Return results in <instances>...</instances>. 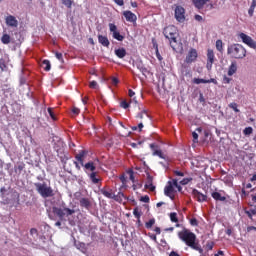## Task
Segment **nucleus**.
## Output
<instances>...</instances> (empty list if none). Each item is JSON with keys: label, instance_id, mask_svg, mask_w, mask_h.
<instances>
[{"label": "nucleus", "instance_id": "obj_1", "mask_svg": "<svg viewBox=\"0 0 256 256\" xmlns=\"http://www.w3.org/2000/svg\"><path fill=\"white\" fill-rule=\"evenodd\" d=\"M178 237L180 241H183V243L187 245V247H190V249L198 251L200 255H203V248H201V244L197 241V235H195V233L188 229H184L178 232Z\"/></svg>", "mask_w": 256, "mask_h": 256}, {"label": "nucleus", "instance_id": "obj_2", "mask_svg": "<svg viewBox=\"0 0 256 256\" xmlns=\"http://www.w3.org/2000/svg\"><path fill=\"white\" fill-rule=\"evenodd\" d=\"M163 35L166 39H168L173 51L183 50V44L181 41L177 40V37H179V33H177V27L174 25L165 27L163 30Z\"/></svg>", "mask_w": 256, "mask_h": 256}, {"label": "nucleus", "instance_id": "obj_3", "mask_svg": "<svg viewBox=\"0 0 256 256\" xmlns=\"http://www.w3.org/2000/svg\"><path fill=\"white\" fill-rule=\"evenodd\" d=\"M227 53L233 59H245L247 57V49L241 44H232L227 48Z\"/></svg>", "mask_w": 256, "mask_h": 256}, {"label": "nucleus", "instance_id": "obj_4", "mask_svg": "<svg viewBox=\"0 0 256 256\" xmlns=\"http://www.w3.org/2000/svg\"><path fill=\"white\" fill-rule=\"evenodd\" d=\"M175 188L179 192H181L183 189L181 185H179L177 179H172L171 181H168L167 185L164 188V195H166V197H170V199H175Z\"/></svg>", "mask_w": 256, "mask_h": 256}, {"label": "nucleus", "instance_id": "obj_5", "mask_svg": "<svg viewBox=\"0 0 256 256\" xmlns=\"http://www.w3.org/2000/svg\"><path fill=\"white\" fill-rule=\"evenodd\" d=\"M34 187H36L37 193L43 197V199H47L49 197H54L55 192H53V188L47 185V183H34Z\"/></svg>", "mask_w": 256, "mask_h": 256}, {"label": "nucleus", "instance_id": "obj_6", "mask_svg": "<svg viewBox=\"0 0 256 256\" xmlns=\"http://www.w3.org/2000/svg\"><path fill=\"white\" fill-rule=\"evenodd\" d=\"M150 149L153 151L152 155L159 157L160 159H164L166 161V165L163 164V162H160V165H163L164 167H169V156H167L165 153H163L162 150L157 149V145L150 144Z\"/></svg>", "mask_w": 256, "mask_h": 256}, {"label": "nucleus", "instance_id": "obj_7", "mask_svg": "<svg viewBox=\"0 0 256 256\" xmlns=\"http://www.w3.org/2000/svg\"><path fill=\"white\" fill-rule=\"evenodd\" d=\"M238 37L241 39L242 43L249 46L250 49H256V41L251 38V36L241 32L238 34Z\"/></svg>", "mask_w": 256, "mask_h": 256}, {"label": "nucleus", "instance_id": "obj_8", "mask_svg": "<svg viewBox=\"0 0 256 256\" xmlns=\"http://www.w3.org/2000/svg\"><path fill=\"white\" fill-rule=\"evenodd\" d=\"M175 19L179 23H183L185 21V8H183L182 6H176Z\"/></svg>", "mask_w": 256, "mask_h": 256}, {"label": "nucleus", "instance_id": "obj_9", "mask_svg": "<svg viewBox=\"0 0 256 256\" xmlns=\"http://www.w3.org/2000/svg\"><path fill=\"white\" fill-rule=\"evenodd\" d=\"M5 23H6L7 27H11V29H17L19 27V21L13 15H8L5 18Z\"/></svg>", "mask_w": 256, "mask_h": 256}, {"label": "nucleus", "instance_id": "obj_10", "mask_svg": "<svg viewBox=\"0 0 256 256\" xmlns=\"http://www.w3.org/2000/svg\"><path fill=\"white\" fill-rule=\"evenodd\" d=\"M197 57H198L197 50L194 48H191L188 54L186 55L185 63H188V64L195 63V61H197Z\"/></svg>", "mask_w": 256, "mask_h": 256}, {"label": "nucleus", "instance_id": "obj_11", "mask_svg": "<svg viewBox=\"0 0 256 256\" xmlns=\"http://www.w3.org/2000/svg\"><path fill=\"white\" fill-rule=\"evenodd\" d=\"M192 195H193L194 199H196V201H198V203H205V201H207V195L199 192V190H197V189L192 190Z\"/></svg>", "mask_w": 256, "mask_h": 256}, {"label": "nucleus", "instance_id": "obj_12", "mask_svg": "<svg viewBox=\"0 0 256 256\" xmlns=\"http://www.w3.org/2000/svg\"><path fill=\"white\" fill-rule=\"evenodd\" d=\"M123 15L126 19V21H128L129 23H135V21H137V15H135V13L127 10L123 12Z\"/></svg>", "mask_w": 256, "mask_h": 256}, {"label": "nucleus", "instance_id": "obj_13", "mask_svg": "<svg viewBox=\"0 0 256 256\" xmlns=\"http://www.w3.org/2000/svg\"><path fill=\"white\" fill-rule=\"evenodd\" d=\"M80 203V207H82V209H87L88 211L91 209V200L89 198H80L79 200Z\"/></svg>", "mask_w": 256, "mask_h": 256}, {"label": "nucleus", "instance_id": "obj_14", "mask_svg": "<svg viewBox=\"0 0 256 256\" xmlns=\"http://www.w3.org/2000/svg\"><path fill=\"white\" fill-rule=\"evenodd\" d=\"M88 177L93 185L101 183V177H99V174H97V172H91L90 174H88Z\"/></svg>", "mask_w": 256, "mask_h": 256}, {"label": "nucleus", "instance_id": "obj_15", "mask_svg": "<svg viewBox=\"0 0 256 256\" xmlns=\"http://www.w3.org/2000/svg\"><path fill=\"white\" fill-rule=\"evenodd\" d=\"M52 213L62 220L65 217V208L53 207Z\"/></svg>", "mask_w": 256, "mask_h": 256}, {"label": "nucleus", "instance_id": "obj_16", "mask_svg": "<svg viewBox=\"0 0 256 256\" xmlns=\"http://www.w3.org/2000/svg\"><path fill=\"white\" fill-rule=\"evenodd\" d=\"M215 63V52L213 49L207 50V65H213Z\"/></svg>", "mask_w": 256, "mask_h": 256}, {"label": "nucleus", "instance_id": "obj_17", "mask_svg": "<svg viewBox=\"0 0 256 256\" xmlns=\"http://www.w3.org/2000/svg\"><path fill=\"white\" fill-rule=\"evenodd\" d=\"M98 43H100V45H103V47H109V45H111V43L109 42V38L103 35H98Z\"/></svg>", "mask_w": 256, "mask_h": 256}, {"label": "nucleus", "instance_id": "obj_18", "mask_svg": "<svg viewBox=\"0 0 256 256\" xmlns=\"http://www.w3.org/2000/svg\"><path fill=\"white\" fill-rule=\"evenodd\" d=\"M210 0H193V4L196 7V9H203L207 3H209Z\"/></svg>", "mask_w": 256, "mask_h": 256}, {"label": "nucleus", "instance_id": "obj_19", "mask_svg": "<svg viewBox=\"0 0 256 256\" xmlns=\"http://www.w3.org/2000/svg\"><path fill=\"white\" fill-rule=\"evenodd\" d=\"M85 155H87V153L85 152V150H82L75 156L76 161H79L82 167L85 165L83 162V159H85Z\"/></svg>", "mask_w": 256, "mask_h": 256}, {"label": "nucleus", "instance_id": "obj_20", "mask_svg": "<svg viewBox=\"0 0 256 256\" xmlns=\"http://www.w3.org/2000/svg\"><path fill=\"white\" fill-rule=\"evenodd\" d=\"M84 169H86V171H91V173L95 172V169H97V166H95V162L93 161H89L88 163L83 165Z\"/></svg>", "mask_w": 256, "mask_h": 256}, {"label": "nucleus", "instance_id": "obj_21", "mask_svg": "<svg viewBox=\"0 0 256 256\" xmlns=\"http://www.w3.org/2000/svg\"><path fill=\"white\" fill-rule=\"evenodd\" d=\"M114 53L118 59H123L127 55V50L125 48H118Z\"/></svg>", "mask_w": 256, "mask_h": 256}, {"label": "nucleus", "instance_id": "obj_22", "mask_svg": "<svg viewBox=\"0 0 256 256\" xmlns=\"http://www.w3.org/2000/svg\"><path fill=\"white\" fill-rule=\"evenodd\" d=\"M211 197H213L215 201H227V197L222 196L219 192H212Z\"/></svg>", "mask_w": 256, "mask_h": 256}, {"label": "nucleus", "instance_id": "obj_23", "mask_svg": "<svg viewBox=\"0 0 256 256\" xmlns=\"http://www.w3.org/2000/svg\"><path fill=\"white\" fill-rule=\"evenodd\" d=\"M145 189H149V191H155V186L153 185V177L148 176L147 183L145 184Z\"/></svg>", "mask_w": 256, "mask_h": 256}, {"label": "nucleus", "instance_id": "obj_24", "mask_svg": "<svg viewBox=\"0 0 256 256\" xmlns=\"http://www.w3.org/2000/svg\"><path fill=\"white\" fill-rule=\"evenodd\" d=\"M235 73H237V64L232 62L228 69V76L232 77V75H235Z\"/></svg>", "mask_w": 256, "mask_h": 256}, {"label": "nucleus", "instance_id": "obj_25", "mask_svg": "<svg viewBox=\"0 0 256 256\" xmlns=\"http://www.w3.org/2000/svg\"><path fill=\"white\" fill-rule=\"evenodd\" d=\"M102 195L108 199H115V193H113V190H102Z\"/></svg>", "mask_w": 256, "mask_h": 256}, {"label": "nucleus", "instance_id": "obj_26", "mask_svg": "<svg viewBox=\"0 0 256 256\" xmlns=\"http://www.w3.org/2000/svg\"><path fill=\"white\" fill-rule=\"evenodd\" d=\"M1 43H3V45H9V43H11V36L9 34H3L1 37Z\"/></svg>", "mask_w": 256, "mask_h": 256}, {"label": "nucleus", "instance_id": "obj_27", "mask_svg": "<svg viewBox=\"0 0 256 256\" xmlns=\"http://www.w3.org/2000/svg\"><path fill=\"white\" fill-rule=\"evenodd\" d=\"M136 119H149V114L147 113V110H142L140 113H138Z\"/></svg>", "mask_w": 256, "mask_h": 256}, {"label": "nucleus", "instance_id": "obj_28", "mask_svg": "<svg viewBox=\"0 0 256 256\" xmlns=\"http://www.w3.org/2000/svg\"><path fill=\"white\" fill-rule=\"evenodd\" d=\"M42 67L44 71H51V62L49 60H43Z\"/></svg>", "mask_w": 256, "mask_h": 256}, {"label": "nucleus", "instance_id": "obj_29", "mask_svg": "<svg viewBox=\"0 0 256 256\" xmlns=\"http://www.w3.org/2000/svg\"><path fill=\"white\" fill-rule=\"evenodd\" d=\"M113 39H116V41H123V39H125V36L121 35V33H119V31L114 32L112 34Z\"/></svg>", "mask_w": 256, "mask_h": 256}, {"label": "nucleus", "instance_id": "obj_30", "mask_svg": "<svg viewBox=\"0 0 256 256\" xmlns=\"http://www.w3.org/2000/svg\"><path fill=\"white\" fill-rule=\"evenodd\" d=\"M169 217L172 223H179V218L177 217L176 212L170 213Z\"/></svg>", "mask_w": 256, "mask_h": 256}, {"label": "nucleus", "instance_id": "obj_31", "mask_svg": "<svg viewBox=\"0 0 256 256\" xmlns=\"http://www.w3.org/2000/svg\"><path fill=\"white\" fill-rule=\"evenodd\" d=\"M54 149L57 153H63V142H58V144H55Z\"/></svg>", "mask_w": 256, "mask_h": 256}, {"label": "nucleus", "instance_id": "obj_32", "mask_svg": "<svg viewBox=\"0 0 256 256\" xmlns=\"http://www.w3.org/2000/svg\"><path fill=\"white\" fill-rule=\"evenodd\" d=\"M216 49L220 53H223V40H217L216 41Z\"/></svg>", "mask_w": 256, "mask_h": 256}, {"label": "nucleus", "instance_id": "obj_33", "mask_svg": "<svg viewBox=\"0 0 256 256\" xmlns=\"http://www.w3.org/2000/svg\"><path fill=\"white\" fill-rule=\"evenodd\" d=\"M14 169H15V173H19V175H21V171L25 169V164L23 163L18 164L17 166L14 167Z\"/></svg>", "mask_w": 256, "mask_h": 256}, {"label": "nucleus", "instance_id": "obj_34", "mask_svg": "<svg viewBox=\"0 0 256 256\" xmlns=\"http://www.w3.org/2000/svg\"><path fill=\"white\" fill-rule=\"evenodd\" d=\"M245 213L249 217V219H253V215H256V208L246 210Z\"/></svg>", "mask_w": 256, "mask_h": 256}, {"label": "nucleus", "instance_id": "obj_35", "mask_svg": "<svg viewBox=\"0 0 256 256\" xmlns=\"http://www.w3.org/2000/svg\"><path fill=\"white\" fill-rule=\"evenodd\" d=\"M155 225V218L150 219L148 222L145 223L146 229H151Z\"/></svg>", "mask_w": 256, "mask_h": 256}, {"label": "nucleus", "instance_id": "obj_36", "mask_svg": "<svg viewBox=\"0 0 256 256\" xmlns=\"http://www.w3.org/2000/svg\"><path fill=\"white\" fill-rule=\"evenodd\" d=\"M193 83L195 85H201V83H207V80L203 78H194Z\"/></svg>", "mask_w": 256, "mask_h": 256}, {"label": "nucleus", "instance_id": "obj_37", "mask_svg": "<svg viewBox=\"0 0 256 256\" xmlns=\"http://www.w3.org/2000/svg\"><path fill=\"white\" fill-rule=\"evenodd\" d=\"M65 217H69L75 213V210L71 208H64Z\"/></svg>", "mask_w": 256, "mask_h": 256}, {"label": "nucleus", "instance_id": "obj_38", "mask_svg": "<svg viewBox=\"0 0 256 256\" xmlns=\"http://www.w3.org/2000/svg\"><path fill=\"white\" fill-rule=\"evenodd\" d=\"M62 4L65 5V7H67L68 9H71V7H73V1L71 0H61Z\"/></svg>", "mask_w": 256, "mask_h": 256}, {"label": "nucleus", "instance_id": "obj_39", "mask_svg": "<svg viewBox=\"0 0 256 256\" xmlns=\"http://www.w3.org/2000/svg\"><path fill=\"white\" fill-rule=\"evenodd\" d=\"M48 113H49L52 121H57V116H55V112H53V108H48Z\"/></svg>", "mask_w": 256, "mask_h": 256}, {"label": "nucleus", "instance_id": "obj_40", "mask_svg": "<svg viewBox=\"0 0 256 256\" xmlns=\"http://www.w3.org/2000/svg\"><path fill=\"white\" fill-rule=\"evenodd\" d=\"M133 215L136 217V219H141V212L139 211V208H134Z\"/></svg>", "mask_w": 256, "mask_h": 256}, {"label": "nucleus", "instance_id": "obj_41", "mask_svg": "<svg viewBox=\"0 0 256 256\" xmlns=\"http://www.w3.org/2000/svg\"><path fill=\"white\" fill-rule=\"evenodd\" d=\"M193 181L192 178H184L183 180L180 181V185H189Z\"/></svg>", "mask_w": 256, "mask_h": 256}, {"label": "nucleus", "instance_id": "obj_42", "mask_svg": "<svg viewBox=\"0 0 256 256\" xmlns=\"http://www.w3.org/2000/svg\"><path fill=\"white\" fill-rule=\"evenodd\" d=\"M244 135H251L253 133V127H246L243 130Z\"/></svg>", "mask_w": 256, "mask_h": 256}, {"label": "nucleus", "instance_id": "obj_43", "mask_svg": "<svg viewBox=\"0 0 256 256\" xmlns=\"http://www.w3.org/2000/svg\"><path fill=\"white\" fill-rule=\"evenodd\" d=\"M230 109H233V111H235V113H239V109L237 108V103L232 102L229 104Z\"/></svg>", "mask_w": 256, "mask_h": 256}, {"label": "nucleus", "instance_id": "obj_44", "mask_svg": "<svg viewBox=\"0 0 256 256\" xmlns=\"http://www.w3.org/2000/svg\"><path fill=\"white\" fill-rule=\"evenodd\" d=\"M129 102H127V100H123L121 103H120V107H122V109H129Z\"/></svg>", "mask_w": 256, "mask_h": 256}, {"label": "nucleus", "instance_id": "obj_45", "mask_svg": "<svg viewBox=\"0 0 256 256\" xmlns=\"http://www.w3.org/2000/svg\"><path fill=\"white\" fill-rule=\"evenodd\" d=\"M128 175H129L130 181H132V183H135V174H134L133 170H129Z\"/></svg>", "mask_w": 256, "mask_h": 256}, {"label": "nucleus", "instance_id": "obj_46", "mask_svg": "<svg viewBox=\"0 0 256 256\" xmlns=\"http://www.w3.org/2000/svg\"><path fill=\"white\" fill-rule=\"evenodd\" d=\"M109 29H110V31H111L112 34H113V33H117V26H116L115 24L110 23V24H109Z\"/></svg>", "mask_w": 256, "mask_h": 256}, {"label": "nucleus", "instance_id": "obj_47", "mask_svg": "<svg viewBox=\"0 0 256 256\" xmlns=\"http://www.w3.org/2000/svg\"><path fill=\"white\" fill-rule=\"evenodd\" d=\"M55 57L56 59H58V61H61V63H64L63 54L61 52H56Z\"/></svg>", "mask_w": 256, "mask_h": 256}, {"label": "nucleus", "instance_id": "obj_48", "mask_svg": "<svg viewBox=\"0 0 256 256\" xmlns=\"http://www.w3.org/2000/svg\"><path fill=\"white\" fill-rule=\"evenodd\" d=\"M190 225H192V227H197L199 225L197 218L190 219Z\"/></svg>", "mask_w": 256, "mask_h": 256}, {"label": "nucleus", "instance_id": "obj_49", "mask_svg": "<svg viewBox=\"0 0 256 256\" xmlns=\"http://www.w3.org/2000/svg\"><path fill=\"white\" fill-rule=\"evenodd\" d=\"M138 69H140L142 75H147V73H149V70L144 66L138 67Z\"/></svg>", "mask_w": 256, "mask_h": 256}, {"label": "nucleus", "instance_id": "obj_50", "mask_svg": "<svg viewBox=\"0 0 256 256\" xmlns=\"http://www.w3.org/2000/svg\"><path fill=\"white\" fill-rule=\"evenodd\" d=\"M122 185H127V177H125L124 174H122L120 177H119Z\"/></svg>", "mask_w": 256, "mask_h": 256}, {"label": "nucleus", "instance_id": "obj_51", "mask_svg": "<svg viewBox=\"0 0 256 256\" xmlns=\"http://www.w3.org/2000/svg\"><path fill=\"white\" fill-rule=\"evenodd\" d=\"M140 201H142V203H149L150 198L148 195H145L140 198Z\"/></svg>", "mask_w": 256, "mask_h": 256}, {"label": "nucleus", "instance_id": "obj_52", "mask_svg": "<svg viewBox=\"0 0 256 256\" xmlns=\"http://www.w3.org/2000/svg\"><path fill=\"white\" fill-rule=\"evenodd\" d=\"M90 89H97V81L93 80L89 83Z\"/></svg>", "mask_w": 256, "mask_h": 256}, {"label": "nucleus", "instance_id": "obj_53", "mask_svg": "<svg viewBox=\"0 0 256 256\" xmlns=\"http://www.w3.org/2000/svg\"><path fill=\"white\" fill-rule=\"evenodd\" d=\"M192 137H193V142L197 143V141L199 140V134H197V132H193Z\"/></svg>", "mask_w": 256, "mask_h": 256}, {"label": "nucleus", "instance_id": "obj_54", "mask_svg": "<svg viewBox=\"0 0 256 256\" xmlns=\"http://www.w3.org/2000/svg\"><path fill=\"white\" fill-rule=\"evenodd\" d=\"M156 57H157L158 61H163V57L159 53V48L157 46H156Z\"/></svg>", "mask_w": 256, "mask_h": 256}, {"label": "nucleus", "instance_id": "obj_55", "mask_svg": "<svg viewBox=\"0 0 256 256\" xmlns=\"http://www.w3.org/2000/svg\"><path fill=\"white\" fill-rule=\"evenodd\" d=\"M174 175H176L177 177H185V173H183L179 170H175Z\"/></svg>", "mask_w": 256, "mask_h": 256}, {"label": "nucleus", "instance_id": "obj_56", "mask_svg": "<svg viewBox=\"0 0 256 256\" xmlns=\"http://www.w3.org/2000/svg\"><path fill=\"white\" fill-rule=\"evenodd\" d=\"M72 113L74 115H79V113H81V110L79 108H77V107H73L72 108Z\"/></svg>", "mask_w": 256, "mask_h": 256}, {"label": "nucleus", "instance_id": "obj_57", "mask_svg": "<svg viewBox=\"0 0 256 256\" xmlns=\"http://www.w3.org/2000/svg\"><path fill=\"white\" fill-rule=\"evenodd\" d=\"M111 83L112 85H119V79L117 77H112Z\"/></svg>", "mask_w": 256, "mask_h": 256}, {"label": "nucleus", "instance_id": "obj_58", "mask_svg": "<svg viewBox=\"0 0 256 256\" xmlns=\"http://www.w3.org/2000/svg\"><path fill=\"white\" fill-rule=\"evenodd\" d=\"M214 243L213 242H208L207 244H206V248L208 249V251H211L212 249H213V247H214Z\"/></svg>", "mask_w": 256, "mask_h": 256}, {"label": "nucleus", "instance_id": "obj_59", "mask_svg": "<svg viewBox=\"0 0 256 256\" xmlns=\"http://www.w3.org/2000/svg\"><path fill=\"white\" fill-rule=\"evenodd\" d=\"M194 19L195 21H198L199 23H201V21H203V16L199 15V14H196L194 16Z\"/></svg>", "mask_w": 256, "mask_h": 256}, {"label": "nucleus", "instance_id": "obj_60", "mask_svg": "<svg viewBox=\"0 0 256 256\" xmlns=\"http://www.w3.org/2000/svg\"><path fill=\"white\" fill-rule=\"evenodd\" d=\"M114 3H116V5H119V7H123L125 5V2L123 0H114Z\"/></svg>", "mask_w": 256, "mask_h": 256}, {"label": "nucleus", "instance_id": "obj_61", "mask_svg": "<svg viewBox=\"0 0 256 256\" xmlns=\"http://www.w3.org/2000/svg\"><path fill=\"white\" fill-rule=\"evenodd\" d=\"M223 83H225L226 85H229V83H231V78L224 76L223 77Z\"/></svg>", "mask_w": 256, "mask_h": 256}, {"label": "nucleus", "instance_id": "obj_62", "mask_svg": "<svg viewBox=\"0 0 256 256\" xmlns=\"http://www.w3.org/2000/svg\"><path fill=\"white\" fill-rule=\"evenodd\" d=\"M255 13V8H253V7H251L250 6V8H249V10H248V15L250 16V17H253V14Z\"/></svg>", "mask_w": 256, "mask_h": 256}, {"label": "nucleus", "instance_id": "obj_63", "mask_svg": "<svg viewBox=\"0 0 256 256\" xmlns=\"http://www.w3.org/2000/svg\"><path fill=\"white\" fill-rule=\"evenodd\" d=\"M206 83H213L214 85H217V79H215V78H211V79H209V80H206Z\"/></svg>", "mask_w": 256, "mask_h": 256}, {"label": "nucleus", "instance_id": "obj_64", "mask_svg": "<svg viewBox=\"0 0 256 256\" xmlns=\"http://www.w3.org/2000/svg\"><path fill=\"white\" fill-rule=\"evenodd\" d=\"M169 256H180L179 253L172 251L170 252Z\"/></svg>", "mask_w": 256, "mask_h": 256}]
</instances>
